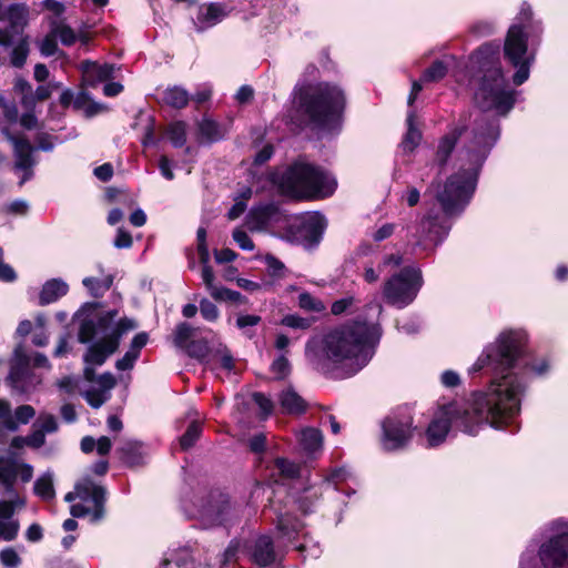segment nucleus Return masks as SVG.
Wrapping results in <instances>:
<instances>
[{"instance_id": "obj_37", "label": "nucleus", "mask_w": 568, "mask_h": 568, "mask_svg": "<svg viewBox=\"0 0 568 568\" xmlns=\"http://www.w3.org/2000/svg\"><path fill=\"white\" fill-rule=\"evenodd\" d=\"M50 30L63 45H72L77 41L75 31L64 20H51Z\"/></svg>"}, {"instance_id": "obj_41", "label": "nucleus", "mask_w": 568, "mask_h": 568, "mask_svg": "<svg viewBox=\"0 0 568 568\" xmlns=\"http://www.w3.org/2000/svg\"><path fill=\"white\" fill-rule=\"evenodd\" d=\"M298 307L305 312L322 313L326 310L325 304L307 292L298 295Z\"/></svg>"}, {"instance_id": "obj_45", "label": "nucleus", "mask_w": 568, "mask_h": 568, "mask_svg": "<svg viewBox=\"0 0 568 568\" xmlns=\"http://www.w3.org/2000/svg\"><path fill=\"white\" fill-rule=\"evenodd\" d=\"M275 468L285 478H294L300 474V466L286 458H276Z\"/></svg>"}, {"instance_id": "obj_34", "label": "nucleus", "mask_w": 568, "mask_h": 568, "mask_svg": "<svg viewBox=\"0 0 568 568\" xmlns=\"http://www.w3.org/2000/svg\"><path fill=\"white\" fill-rule=\"evenodd\" d=\"M122 453L124 463L130 466H140L145 462L146 450L141 443H126L122 448Z\"/></svg>"}, {"instance_id": "obj_44", "label": "nucleus", "mask_w": 568, "mask_h": 568, "mask_svg": "<svg viewBox=\"0 0 568 568\" xmlns=\"http://www.w3.org/2000/svg\"><path fill=\"white\" fill-rule=\"evenodd\" d=\"M271 372L276 379H283L291 373V364L284 354L273 361Z\"/></svg>"}, {"instance_id": "obj_62", "label": "nucleus", "mask_w": 568, "mask_h": 568, "mask_svg": "<svg viewBox=\"0 0 568 568\" xmlns=\"http://www.w3.org/2000/svg\"><path fill=\"white\" fill-rule=\"evenodd\" d=\"M41 6L53 14L52 20H61L60 18L65 11L64 4L57 0H43Z\"/></svg>"}, {"instance_id": "obj_26", "label": "nucleus", "mask_w": 568, "mask_h": 568, "mask_svg": "<svg viewBox=\"0 0 568 568\" xmlns=\"http://www.w3.org/2000/svg\"><path fill=\"white\" fill-rule=\"evenodd\" d=\"M225 17L226 11L222 4H203L197 9L194 24L197 31H204L221 22Z\"/></svg>"}, {"instance_id": "obj_21", "label": "nucleus", "mask_w": 568, "mask_h": 568, "mask_svg": "<svg viewBox=\"0 0 568 568\" xmlns=\"http://www.w3.org/2000/svg\"><path fill=\"white\" fill-rule=\"evenodd\" d=\"M6 134L13 144L16 158L14 169L23 172L19 182V185L22 186L32 176V166L34 165V160L32 158L33 146L26 139L10 135L7 132Z\"/></svg>"}, {"instance_id": "obj_30", "label": "nucleus", "mask_w": 568, "mask_h": 568, "mask_svg": "<svg viewBox=\"0 0 568 568\" xmlns=\"http://www.w3.org/2000/svg\"><path fill=\"white\" fill-rule=\"evenodd\" d=\"M69 291V285L60 280V278H52L50 281H47L39 295V303L40 305H48L51 303H54L60 297L64 296Z\"/></svg>"}, {"instance_id": "obj_1", "label": "nucleus", "mask_w": 568, "mask_h": 568, "mask_svg": "<svg viewBox=\"0 0 568 568\" xmlns=\"http://www.w3.org/2000/svg\"><path fill=\"white\" fill-rule=\"evenodd\" d=\"M463 134L464 144L457 155L458 171L447 179L443 190L437 193L443 212L430 209L415 231H407V239L415 250L432 253L448 236L450 219L463 213L475 192L480 169L499 138V125L485 114L460 118L438 142L435 162L439 166L447 163Z\"/></svg>"}, {"instance_id": "obj_55", "label": "nucleus", "mask_w": 568, "mask_h": 568, "mask_svg": "<svg viewBox=\"0 0 568 568\" xmlns=\"http://www.w3.org/2000/svg\"><path fill=\"white\" fill-rule=\"evenodd\" d=\"M213 298L216 301H229L234 303H243V296L240 292L232 291L222 286L219 291L213 293Z\"/></svg>"}, {"instance_id": "obj_22", "label": "nucleus", "mask_w": 568, "mask_h": 568, "mask_svg": "<svg viewBox=\"0 0 568 568\" xmlns=\"http://www.w3.org/2000/svg\"><path fill=\"white\" fill-rule=\"evenodd\" d=\"M250 556L258 568H280L281 559L270 536H260L251 546Z\"/></svg>"}, {"instance_id": "obj_48", "label": "nucleus", "mask_w": 568, "mask_h": 568, "mask_svg": "<svg viewBox=\"0 0 568 568\" xmlns=\"http://www.w3.org/2000/svg\"><path fill=\"white\" fill-rule=\"evenodd\" d=\"M357 301L354 296H346L341 300L335 301L331 306V312L334 315H342L344 313H349L356 307Z\"/></svg>"}, {"instance_id": "obj_27", "label": "nucleus", "mask_w": 568, "mask_h": 568, "mask_svg": "<svg viewBox=\"0 0 568 568\" xmlns=\"http://www.w3.org/2000/svg\"><path fill=\"white\" fill-rule=\"evenodd\" d=\"M447 73V65L443 61H435L428 69H426L418 81H413L412 91L408 97V105H412L416 100L418 93L422 91V83L437 82L442 80Z\"/></svg>"}, {"instance_id": "obj_28", "label": "nucleus", "mask_w": 568, "mask_h": 568, "mask_svg": "<svg viewBox=\"0 0 568 568\" xmlns=\"http://www.w3.org/2000/svg\"><path fill=\"white\" fill-rule=\"evenodd\" d=\"M20 530V523L14 518L11 506L4 501H0V540H14Z\"/></svg>"}, {"instance_id": "obj_8", "label": "nucleus", "mask_w": 568, "mask_h": 568, "mask_svg": "<svg viewBox=\"0 0 568 568\" xmlns=\"http://www.w3.org/2000/svg\"><path fill=\"white\" fill-rule=\"evenodd\" d=\"M296 93L301 111L315 129L338 131L345 108V95L339 87L327 82L310 83L298 87Z\"/></svg>"}, {"instance_id": "obj_38", "label": "nucleus", "mask_w": 568, "mask_h": 568, "mask_svg": "<svg viewBox=\"0 0 568 568\" xmlns=\"http://www.w3.org/2000/svg\"><path fill=\"white\" fill-rule=\"evenodd\" d=\"M163 100L172 108L182 109L189 103L190 97L183 88L173 87L165 90Z\"/></svg>"}, {"instance_id": "obj_47", "label": "nucleus", "mask_w": 568, "mask_h": 568, "mask_svg": "<svg viewBox=\"0 0 568 568\" xmlns=\"http://www.w3.org/2000/svg\"><path fill=\"white\" fill-rule=\"evenodd\" d=\"M194 328L187 323H180L174 332V343L179 347H184L187 341L194 335Z\"/></svg>"}, {"instance_id": "obj_59", "label": "nucleus", "mask_w": 568, "mask_h": 568, "mask_svg": "<svg viewBox=\"0 0 568 568\" xmlns=\"http://www.w3.org/2000/svg\"><path fill=\"white\" fill-rule=\"evenodd\" d=\"M87 98L84 92L80 93L75 99L71 90H64L60 95V103L63 106H69L72 102L77 109L82 108V101Z\"/></svg>"}, {"instance_id": "obj_5", "label": "nucleus", "mask_w": 568, "mask_h": 568, "mask_svg": "<svg viewBox=\"0 0 568 568\" xmlns=\"http://www.w3.org/2000/svg\"><path fill=\"white\" fill-rule=\"evenodd\" d=\"M118 311L99 313L92 318L83 317L79 329V341L89 343L95 336L101 338L92 344L84 355V377L88 382L94 381V366H101L106 358L119 347L121 337L129 331L138 327L134 320L122 317L115 322Z\"/></svg>"}, {"instance_id": "obj_16", "label": "nucleus", "mask_w": 568, "mask_h": 568, "mask_svg": "<svg viewBox=\"0 0 568 568\" xmlns=\"http://www.w3.org/2000/svg\"><path fill=\"white\" fill-rule=\"evenodd\" d=\"M345 476L346 471L344 469H335L320 484L308 485L301 491L292 495V503L303 515L311 514L314 511L316 503L323 494L324 485L328 483L337 484L338 481L344 480Z\"/></svg>"}, {"instance_id": "obj_10", "label": "nucleus", "mask_w": 568, "mask_h": 568, "mask_svg": "<svg viewBox=\"0 0 568 568\" xmlns=\"http://www.w3.org/2000/svg\"><path fill=\"white\" fill-rule=\"evenodd\" d=\"M518 568H568V518L551 520L537 554L534 549L525 550Z\"/></svg>"}, {"instance_id": "obj_15", "label": "nucleus", "mask_w": 568, "mask_h": 568, "mask_svg": "<svg viewBox=\"0 0 568 568\" xmlns=\"http://www.w3.org/2000/svg\"><path fill=\"white\" fill-rule=\"evenodd\" d=\"M412 417L409 415H390L383 422L382 445L386 450L404 447L412 436Z\"/></svg>"}, {"instance_id": "obj_53", "label": "nucleus", "mask_w": 568, "mask_h": 568, "mask_svg": "<svg viewBox=\"0 0 568 568\" xmlns=\"http://www.w3.org/2000/svg\"><path fill=\"white\" fill-rule=\"evenodd\" d=\"M39 50L44 57H51L58 51L57 38L51 31L39 42Z\"/></svg>"}, {"instance_id": "obj_13", "label": "nucleus", "mask_w": 568, "mask_h": 568, "mask_svg": "<svg viewBox=\"0 0 568 568\" xmlns=\"http://www.w3.org/2000/svg\"><path fill=\"white\" fill-rule=\"evenodd\" d=\"M190 518L196 519L203 528L227 527L240 518V507L225 494H213L196 509H185Z\"/></svg>"}, {"instance_id": "obj_35", "label": "nucleus", "mask_w": 568, "mask_h": 568, "mask_svg": "<svg viewBox=\"0 0 568 568\" xmlns=\"http://www.w3.org/2000/svg\"><path fill=\"white\" fill-rule=\"evenodd\" d=\"M415 112L410 110L407 114L406 123H407V132L402 142V148L404 151L412 152L422 140V132L417 129L415 124Z\"/></svg>"}, {"instance_id": "obj_18", "label": "nucleus", "mask_w": 568, "mask_h": 568, "mask_svg": "<svg viewBox=\"0 0 568 568\" xmlns=\"http://www.w3.org/2000/svg\"><path fill=\"white\" fill-rule=\"evenodd\" d=\"M195 562H197V567H207L211 564L210 559L207 556L203 555L197 544L170 550L161 568H194Z\"/></svg>"}, {"instance_id": "obj_29", "label": "nucleus", "mask_w": 568, "mask_h": 568, "mask_svg": "<svg viewBox=\"0 0 568 568\" xmlns=\"http://www.w3.org/2000/svg\"><path fill=\"white\" fill-rule=\"evenodd\" d=\"M296 437L301 448L308 456H314L323 448V434L318 428L305 427L296 434Z\"/></svg>"}, {"instance_id": "obj_7", "label": "nucleus", "mask_w": 568, "mask_h": 568, "mask_svg": "<svg viewBox=\"0 0 568 568\" xmlns=\"http://www.w3.org/2000/svg\"><path fill=\"white\" fill-rule=\"evenodd\" d=\"M542 31V23L534 18L530 4L523 2L504 42V57L516 69L514 84L521 85L528 80Z\"/></svg>"}, {"instance_id": "obj_23", "label": "nucleus", "mask_w": 568, "mask_h": 568, "mask_svg": "<svg viewBox=\"0 0 568 568\" xmlns=\"http://www.w3.org/2000/svg\"><path fill=\"white\" fill-rule=\"evenodd\" d=\"M281 217L280 209L274 203L260 204L253 207L246 216V225L251 231H262Z\"/></svg>"}, {"instance_id": "obj_33", "label": "nucleus", "mask_w": 568, "mask_h": 568, "mask_svg": "<svg viewBox=\"0 0 568 568\" xmlns=\"http://www.w3.org/2000/svg\"><path fill=\"white\" fill-rule=\"evenodd\" d=\"M199 134L200 139L203 142L212 143L221 140L225 131L223 128L215 121L211 119H203L199 122Z\"/></svg>"}, {"instance_id": "obj_56", "label": "nucleus", "mask_w": 568, "mask_h": 568, "mask_svg": "<svg viewBox=\"0 0 568 568\" xmlns=\"http://www.w3.org/2000/svg\"><path fill=\"white\" fill-rule=\"evenodd\" d=\"M232 235H233V240L235 241V243L243 251H253L254 250L255 246H254L253 241L250 239V236L246 234V232L243 231L242 229H235L233 231Z\"/></svg>"}, {"instance_id": "obj_3", "label": "nucleus", "mask_w": 568, "mask_h": 568, "mask_svg": "<svg viewBox=\"0 0 568 568\" xmlns=\"http://www.w3.org/2000/svg\"><path fill=\"white\" fill-rule=\"evenodd\" d=\"M381 336L378 323L357 318L312 336L305 345V357L328 378H348L373 358Z\"/></svg>"}, {"instance_id": "obj_17", "label": "nucleus", "mask_w": 568, "mask_h": 568, "mask_svg": "<svg viewBox=\"0 0 568 568\" xmlns=\"http://www.w3.org/2000/svg\"><path fill=\"white\" fill-rule=\"evenodd\" d=\"M33 476V468L31 465L19 460L16 457L3 456L0 457V485L10 495L14 491V484L18 477L22 483H29Z\"/></svg>"}, {"instance_id": "obj_46", "label": "nucleus", "mask_w": 568, "mask_h": 568, "mask_svg": "<svg viewBox=\"0 0 568 568\" xmlns=\"http://www.w3.org/2000/svg\"><path fill=\"white\" fill-rule=\"evenodd\" d=\"M29 44L27 40H21L11 52V63L17 68H21L28 58Z\"/></svg>"}, {"instance_id": "obj_50", "label": "nucleus", "mask_w": 568, "mask_h": 568, "mask_svg": "<svg viewBox=\"0 0 568 568\" xmlns=\"http://www.w3.org/2000/svg\"><path fill=\"white\" fill-rule=\"evenodd\" d=\"M149 335L145 332L138 333L131 341L129 349L125 352L128 355L139 358L142 348L146 345Z\"/></svg>"}, {"instance_id": "obj_63", "label": "nucleus", "mask_w": 568, "mask_h": 568, "mask_svg": "<svg viewBox=\"0 0 568 568\" xmlns=\"http://www.w3.org/2000/svg\"><path fill=\"white\" fill-rule=\"evenodd\" d=\"M241 549V544L239 540H232L229 545V547L225 549L224 554H223V559H222V567H225L226 565L231 564L232 561H234L236 559V555L237 552L240 551Z\"/></svg>"}, {"instance_id": "obj_49", "label": "nucleus", "mask_w": 568, "mask_h": 568, "mask_svg": "<svg viewBox=\"0 0 568 568\" xmlns=\"http://www.w3.org/2000/svg\"><path fill=\"white\" fill-rule=\"evenodd\" d=\"M21 557L12 547L0 550V562L9 568H17L21 565Z\"/></svg>"}, {"instance_id": "obj_14", "label": "nucleus", "mask_w": 568, "mask_h": 568, "mask_svg": "<svg viewBox=\"0 0 568 568\" xmlns=\"http://www.w3.org/2000/svg\"><path fill=\"white\" fill-rule=\"evenodd\" d=\"M276 529L280 537L287 541H294L302 537L303 541L298 542L295 549L304 557L317 558L321 555L318 544L304 532V524L294 517L290 509L284 511L281 509L276 513Z\"/></svg>"}, {"instance_id": "obj_24", "label": "nucleus", "mask_w": 568, "mask_h": 568, "mask_svg": "<svg viewBox=\"0 0 568 568\" xmlns=\"http://www.w3.org/2000/svg\"><path fill=\"white\" fill-rule=\"evenodd\" d=\"M326 227V221L320 213H312L304 216L300 223V237L305 246H312L320 242Z\"/></svg>"}, {"instance_id": "obj_4", "label": "nucleus", "mask_w": 568, "mask_h": 568, "mask_svg": "<svg viewBox=\"0 0 568 568\" xmlns=\"http://www.w3.org/2000/svg\"><path fill=\"white\" fill-rule=\"evenodd\" d=\"M498 58L499 44L493 42L483 44L470 55V68L481 73L474 100L483 111L506 115L515 105L516 91L508 85Z\"/></svg>"}, {"instance_id": "obj_43", "label": "nucleus", "mask_w": 568, "mask_h": 568, "mask_svg": "<svg viewBox=\"0 0 568 568\" xmlns=\"http://www.w3.org/2000/svg\"><path fill=\"white\" fill-rule=\"evenodd\" d=\"M281 324L293 329L307 331L312 326V320L297 314H287L281 320Z\"/></svg>"}, {"instance_id": "obj_20", "label": "nucleus", "mask_w": 568, "mask_h": 568, "mask_svg": "<svg viewBox=\"0 0 568 568\" xmlns=\"http://www.w3.org/2000/svg\"><path fill=\"white\" fill-rule=\"evenodd\" d=\"M36 415V410L30 405H21L14 412V418L11 415L9 403L0 400V443L4 442V432H14L19 424H28Z\"/></svg>"}, {"instance_id": "obj_51", "label": "nucleus", "mask_w": 568, "mask_h": 568, "mask_svg": "<svg viewBox=\"0 0 568 568\" xmlns=\"http://www.w3.org/2000/svg\"><path fill=\"white\" fill-rule=\"evenodd\" d=\"M84 397L90 406L99 408L110 398V394H106L105 390L92 388L85 392Z\"/></svg>"}, {"instance_id": "obj_42", "label": "nucleus", "mask_w": 568, "mask_h": 568, "mask_svg": "<svg viewBox=\"0 0 568 568\" xmlns=\"http://www.w3.org/2000/svg\"><path fill=\"white\" fill-rule=\"evenodd\" d=\"M201 432V424L197 422H192L187 427L186 432L180 438L181 448L184 450L191 448L200 437Z\"/></svg>"}, {"instance_id": "obj_32", "label": "nucleus", "mask_w": 568, "mask_h": 568, "mask_svg": "<svg viewBox=\"0 0 568 568\" xmlns=\"http://www.w3.org/2000/svg\"><path fill=\"white\" fill-rule=\"evenodd\" d=\"M4 19L8 21L11 31L18 32L28 23L29 8L23 3H14L7 8Z\"/></svg>"}, {"instance_id": "obj_6", "label": "nucleus", "mask_w": 568, "mask_h": 568, "mask_svg": "<svg viewBox=\"0 0 568 568\" xmlns=\"http://www.w3.org/2000/svg\"><path fill=\"white\" fill-rule=\"evenodd\" d=\"M493 345L498 346L497 348L501 353L514 357V363H511L503 374L507 378L510 376L511 378L514 377L513 384L523 386L520 394H518V409L510 414L500 412V417L504 419L506 426H510L520 413L521 400L528 385L527 376L529 374L535 376L546 375L550 369V362L546 357H537L531 361L528 358V335L526 331L521 328L504 329L497 335L494 342L483 348L481 353Z\"/></svg>"}, {"instance_id": "obj_64", "label": "nucleus", "mask_w": 568, "mask_h": 568, "mask_svg": "<svg viewBox=\"0 0 568 568\" xmlns=\"http://www.w3.org/2000/svg\"><path fill=\"white\" fill-rule=\"evenodd\" d=\"M253 397L263 415L267 417L273 412V402L262 393H256Z\"/></svg>"}, {"instance_id": "obj_25", "label": "nucleus", "mask_w": 568, "mask_h": 568, "mask_svg": "<svg viewBox=\"0 0 568 568\" xmlns=\"http://www.w3.org/2000/svg\"><path fill=\"white\" fill-rule=\"evenodd\" d=\"M83 82L89 87H95L100 82L106 81L113 77L114 65L104 63L99 64L92 61H83L80 64Z\"/></svg>"}, {"instance_id": "obj_58", "label": "nucleus", "mask_w": 568, "mask_h": 568, "mask_svg": "<svg viewBox=\"0 0 568 568\" xmlns=\"http://www.w3.org/2000/svg\"><path fill=\"white\" fill-rule=\"evenodd\" d=\"M16 88L20 90V92L23 94L22 97V103L26 108H31L34 103V99L32 95V88L29 82L26 80H18L16 83Z\"/></svg>"}, {"instance_id": "obj_54", "label": "nucleus", "mask_w": 568, "mask_h": 568, "mask_svg": "<svg viewBox=\"0 0 568 568\" xmlns=\"http://www.w3.org/2000/svg\"><path fill=\"white\" fill-rule=\"evenodd\" d=\"M200 312L202 317L207 322H215L220 315L216 305L206 298L200 302Z\"/></svg>"}, {"instance_id": "obj_40", "label": "nucleus", "mask_w": 568, "mask_h": 568, "mask_svg": "<svg viewBox=\"0 0 568 568\" xmlns=\"http://www.w3.org/2000/svg\"><path fill=\"white\" fill-rule=\"evenodd\" d=\"M165 135L174 148H181L186 142V123L183 121H175L168 125Z\"/></svg>"}, {"instance_id": "obj_60", "label": "nucleus", "mask_w": 568, "mask_h": 568, "mask_svg": "<svg viewBox=\"0 0 568 568\" xmlns=\"http://www.w3.org/2000/svg\"><path fill=\"white\" fill-rule=\"evenodd\" d=\"M471 31L479 37L490 36L496 31V24L489 20H480L473 24Z\"/></svg>"}, {"instance_id": "obj_52", "label": "nucleus", "mask_w": 568, "mask_h": 568, "mask_svg": "<svg viewBox=\"0 0 568 568\" xmlns=\"http://www.w3.org/2000/svg\"><path fill=\"white\" fill-rule=\"evenodd\" d=\"M197 239V252L200 256L201 263H209L210 253L206 244V230L204 227H199L196 232Z\"/></svg>"}, {"instance_id": "obj_61", "label": "nucleus", "mask_w": 568, "mask_h": 568, "mask_svg": "<svg viewBox=\"0 0 568 568\" xmlns=\"http://www.w3.org/2000/svg\"><path fill=\"white\" fill-rule=\"evenodd\" d=\"M202 280L205 284L206 290L209 291L210 295L213 297V293L215 291H219L222 286H217L214 284V273L211 266L207 265V263L204 264L202 268Z\"/></svg>"}, {"instance_id": "obj_11", "label": "nucleus", "mask_w": 568, "mask_h": 568, "mask_svg": "<svg viewBox=\"0 0 568 568\" xmlns=\"http://www.w3.org/2000/svg\"><path fill=\"white\" fill-rule=\"evenodd\" d=\"M424 284L423 274L417 266H407L393 274L383 285V297L387 304L404 308L417 297Z\"/></svg>"}, {"instance_id": "obj_39", "label": "nucleus", "mask_w": 568, "mask_h": 568, "mask_svg": "<svg viewBox=\"0 0 568 568\" xmlns=\"http://www.w3.org/2000/svg\"><path fill=\"white\" fill-rule=\"evenodd\" d=\"M34 494L43 500H50L54 497L53 475L50 471L41 475L34 483Z\"/></svg>"}, {"instance_id": "obj_12", "label": "nucleus", "mask_w": 568, "mask_h": 568, "mask_svg": "<svg viewBox=\"0 0 568 568\" xmlns=\"http://www.w3.org/2000/svg\"><path fill=\"white\" fill-rule=\"evenodd\" d=\"M77 498L79 503L71 506L70 513L73 517L89 516L91 523H99L105 516L104 504L106 490L91 479H83L75 485L74 491L65 495L64 500L71 503Z\"/></svg>"}, {"instance_id": "obj_19", "label": "nucleus", "mask_w": 568, "mask_h": 568, "mask_svg": "<svg viewBox=\"0 0 568 568\" xmlns=\"http://www.w3.org/2000/svg\"><path fill=\"white\" fill-rule=\"evenodd\" d=\"M9 378L16 388L27 392L41 382L30 364V358L21 349H16Z\"/></svg>"}, {"instance_id": "obj_31", "label": "nucleus", "mask_w": 568, "mask_h": 568, "mask_svg": "<svg viewBox=\"0 0 568 568\" xmlns=\"http://www.w3.org/2000/svg\"><path fill=\"white\" fill-rule=\"evenodd\" d=\"M281 409L285 414L298 415L305 412V400L291 387L278 395Z\"/></svg>"}, {"instance_id": "obj_2", "label": "nucleus", "mask_w": 568, "mask_h": 568, "mask_svg": "<svg viewBox=\"0 0 568 568\" xmlns=\"http://www.w3.org/2000/svg\"><path fill=\"white\" fill-rule=\"evenodd\" d=\"M497 347L489 346L469 367L470 374L489 371L491 377L487 389L475 392L471 400L467 403L452 402L439 406L426 430L429 446L444 443L450 429L477 435L484 425L496 429L507 427L500 412L510 414L518 409V394L523 386L513 384L514 377L507 379L503 374L514 363V357L501 353Z\"/></svg>"}, {"instance_id": "obj_36", "label": "nucleus", "mask_w": 568, "mask_h": 568, "mask_svg": "<svg viewBox=\"0 0 568 568\" xmlns=\"http://www.w3.org/2000/svg\"><path fill=\"white\" fill-rule=\"evenodd\" d=\"M113 283V276L108 274L102 277H85L82 281L83 286L93 297H101L110 290Z\"/></svg>"}, {"instance_id": "obj_57", "label": "nucleus", "mask_w": 568, "mask_h": 568, "mask_svg": "<svg viewBox=\"0 0 568 568\" xmlns=\"http://www.w3.org/2000/svg\"><path fill=\"white\" fill-rule=\"evenodd\" d=\"M36 426L40 430H43L44 434H47V433H54L58 429L57 419H55V417L53 415H50V414L41 415L38 418V420L36 423Z\"/></svg>"}, {"instance_id": "obj_9", "label": "nucleus", "mask_w": 568, "mask_h": 568, "mask_svg": "<svg viewBox=\"0 0 568 568\" xmlns=\"http://www.w3.org/2000/svg\"><path fill=\"white\" fill-rule=\"evenodd\" d=\"M270 181L280 193L292 197H325L336 187V180L329 173L302 161L273 172Z\"/></svg>"}]
</instances>
